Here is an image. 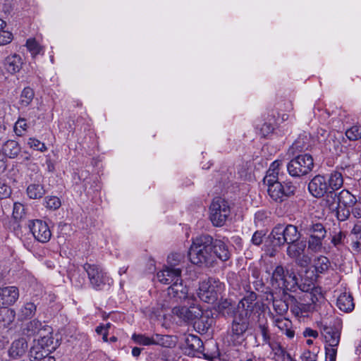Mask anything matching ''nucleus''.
Returning <instances> with one entry per match:
<instances>
[{"label": "nucleus", "instance_id": "3c124183", "mask_svg": "<svg viewBox=\"0 0 361 361\" xmlns=\"http://www.w3.org/2000/svg\"><path fill=\"white\" fill-rule=\"evenodd\" d=\"M36 311V306L32 302H27L21 309V312L25 318H29L32 317Z\"/></svg>", "mask_w": 361, "mask_h": 361}, {"label": "nucleus", "instance_id": "603ef678", "mask_svg": "<svg viewBox=\"0 0 361 361\" xmlns=\"http://www.w3.org/2000/svg\"><path fill=\"white\" fill-rule=\"evenodd\" d=\"M346 238V235L344 232L339 231L334 235L331 238V243L336 247L340 245H344V241Z\"/></svg>", "mask_w": 361, "mask_h": 361}, {"label": "nucleus", "instance_id": "4468645a", "mask_svg": "<svg viewBox=\"0 0 361 361\" xmlns=\"http://www.w3.org/2000/svg\"><path fill=\"white\" fill-rule=\"evenodd\" d=\"M308 190L315 197H324L329 191L326 178L321 175L315 176L309 183Z\"/></svg>", "mask_w": 361, "mask_h": 361}, {"label": "nucleus", "instance_id": "b1692460", "mask_svg": "<svg viewBox=\"0 0 361 361\" xmlns=\"http://www.w3.org/2000/svg\"><path fill=\"white\" fill-rule=\"evenodd\" d=\"M273 322L288 338L291 339L294 338L295 331L292 329V322L289 319L281 317H274Z\"/></svg>", "mask_w": 361, "mask_h": 361}, {"label": "nucleus", "instance_id": "680f3d73", "mask_svg": "<svg viewBox=\"0 0 361 361\" xmlns=\"http://www.w3.org/2000/svg\"><path fill=\"white\" fill-rule=\"evenodd\" d=\"M300 358L302 361H317V354L314 352H311L309 350H305L301 355Z\"/></svg>", "mask_w": 361, "mask_h": 361}, {"label": "nucleus", "instance_id": "de8ad7c7", "mask_svg": "<svg viewBox=\"0 0 361 361\" xmlns=\"http://www.w3.org/2000/svg\"><path fill=\"white\" fill-rule=\"evenodd\" d=\"M27 145L30 148H32L33 149L38 150L42 152L47 150V147H46L44 143L40 142L39 140L34 137H30L28 139Z\"/></svg>", "mask_w": 361, "mask_h": 361}, {"label": "nucleus", "instance_id": "c85d7f7f", "mask_svg": "<svg viewBox=\"0 0 361 361\" xmlns=\"http://www.w3.org/2000/svg\"><path fill=\"white\" fill-rule=\"evenodd\" d=\"M20 150L21 148L18 142L13 140H7L2 146V152L4 154L10 159L16 157Z\"/></svg>", "mask_w": 361, "mask_h": 361}, {"label": "nucleus", "instance_id": "864d4df0", "mask_svg": "<svg viewBox=\"0 0 361 361\" xmlns=\"http://www.w3.org/2000/svg\"><path fill=\"white\" fill-rule=\"evenodd\" d=\"M25 214V207L20 202L13 204V216L16 219H20Z\"/></svg>", "mask_w": 361, "mask_h": 361}, {"label": "nucleus", "instance_id": "5701e85b", "mask_svg": "<svg viewBox=\"0 0 361 361\" xmlns=\"http://www.w3.org/2000/svg\"><path fill=\"white\" fill-rule=\"evenodd\" d=\"M336 305L343 312H351L355 308L352 295L346 292L341 293L337 298Z\"/></svg>", "mask_w": 361, "mask_h": 361}, {"label": "nucleus", "instance_id": "7ed1b4c3", "mask_svg": "<svg viewBox=\"0 0 361 361\" xmlns=\"http://www.w3.org/2000/svg\"><path fill=\"white\" fill-rule=\"evenodd\" d=\"M181 268H172L166 266L157 274L158 280L164 284H171L168 289L170 297L182 300L188 298V288L182 283Z\"/></svg>", "mask_w": 361, "mask_h": 361}, {"label": "nucleus", "instance_id": "09e8293b", "mask_svg": "<svg viewBox=\"0 0 361 361\" xmlns=\"http://www.w3.org/2000/svg\"><path fill=\"white\" fill-rule=\"evenodd\" d=\"M279 173L273 171V170H270V169H268L267 172V175L265 176V177L264 178V183L267 185H270V184H273V183H278L279 182L278 180H279Z\"/></svg>", "mask_w": 361, "mask_h": 361}, {"label": "nucleus", "instance_id": "052dcab7", "mask_svg": "<svg viewBox=\"0 0 361 361\" xmlns=\"http://www.w3.org/2000/svg\"><path fill=\"white\" fill-rule=\"evenodd\" d=\"M11 192L10 187L4 181L0 180V199H5L10 196Z\"/></svg>", "mask_w": 361, "mask_h": 361}, {"label": "nucleus", "instance_id": "6ab92c4d", "mask_svg": "<svg viewBox=\"0 0 361 361\" xmlns=\"http://www.w3.org/2000/svg\"><path fill=\"white\" fill-rule=\"evenodd\" d=\"M212 249L216 263L217 262V259L222 262H225L230 258L231 253L227 245L224 241L213 239Z\"/></svg>", "mask_w": 361, "mask_h": 361}, {"label": "nucleus", "instance_id": "c756f323", "mask_svg": "<svg viewBox=\"0 0 361 361\" xmlns=\"http://www.w3.org/2000/svg\"><path fill=\"white\" fill-rule=\"evenodd\" d=\"M267 186L268 194L273 200L281 202L285 200L281 183L278 182Z\"/></svg>", "mask_w": 361, "mask_h": 361}, {"label": "nucleus", "instance_id": "79ce46f5", "mask_svg": "<svg viewBox=\"0 0 361 361\" xmlns=\"http://www.w3.org/2000/svg\"><path fill=\"white\" fill-rule=\"evenodd\" d=\"M15 318V312L7 307H0V322L10 324Z\"/></svg>", "mask_w": 361, "mask_h": 361}, {"label": "nucleus", "instance_id": "338daca9", "mask_svg": "<svg viewBox=\"0 0 361 361\" xmlns=\"http://www.w3.org/2000/svg\"><path fill=\"white\" fill-rule=\"evenodd\" d=\"M281 165H282V161L278 159L271 163L269 169L273 170L279 173L280 167Z\"/></svg>", "mask_w": 361, "mask_h": 361}, {"label": "nucleus", "instance_id": "a878e982", "mask_svg": "<svg viewBox=\"0 0 361 361\" xmlns=\"http://www.w3.org/2000/svg\"><path fill=\"white\" fill-rule=\"evenodd\" d=\"M23 65L21 57L18 54L7 56L4 61V68L10 73L13 74L18 72Z\"/></svg>", "mask_w": 361, "mask_h": 361}, {"label": "nucleus", "instance_id": "58836bf2", "mask_svg": "<svg viewBox=\"0 0 361 361\" xmlns=\"http://www.w3.org/2000/svg\"><path fill=\"white\" fill-rule=\"evenodd\" d=\"M185 256L180 253H172L168 257V266L172 268H183Z\"/></svg>", "mask_w": 361, "mask_h": 361}, {"label": "nucleus", "instance_id": "423d86ee", "mask_svg": "<svg viewBox=\"0 0 361 361\" xmlns=\"http://www.w3.org/2000/svg\"><path fill=\"white\" fill-rule=\"evenodd\" d=\"M224 288V283H221L219 279L208 278L200 283L197 295L202 301L213 304L218 300Z\"/></svg>", "mask_w": 361, "mask_h": 361}, {"label": "nucleus", "instance_id": "37998d69", "mask_svg": "<svg viewBox=\"0 0 361 361\" xmlns=\"http://www.w3.org/2000/svg\"><path fill=\"white\" fill-rule=\"evenodd\" d=\"M26 47L32 56L41 54L43 48L37 43L34 38L28 39L26 42Z\"/></svg>", "mask_w": 361, "mask_h": 361}, {"label": "nucleus", "instance_id": "c03bdc74", "mask_svg": "<svg viewBox=\"0 0 361 361\" xmlns=\"http://www.w3.org/2000/svg\"><path fill=\"white\" fill-rule=\"evenodd\" d=\"M42 327V323L37 319L30 321L26 324L24 331L28 335L31 336L38 332Z\"/></svg>", "mask_w": 361, "mask_h": 361}, {"label": "nucleus", "instance_id": "2eb2a0df", "mask_svg": "<svg viewBox=\"0 0 361 361\" xmlns=\"http://www.w3.org/2000/svg\"><path fill=\"white\" fill-rule=\"evenodd\" d=\"M30 229L35 238L40 243H47L51 238V232L47 223L42 220L34 221Z\"/></svg>", "mask_w": 361, "mask_h": 361}, {"label": "nucleus", "instance_id": "f257e3e1", "mask_svg": "<svg viewBox=\"0 0 361 361\" xmlns=\"http://www.w3.org/2000/svg\"><path fill=\"white\" fill-rule=\"evenodd\" d=\"M256 295L254 293L244 298L238 305L237 311L226 335V341L229 345H240L245 340V332L248 329V314L253 310Z\"/></svg>", "mask_w": 361, "mask_h": 361}, {"label": "nucleus", "instance_id": "5fc2aeb1", "mask_svg": "<svg viewBox=\"0 0 361 361\" xmlns=\"http://www.w3.org/2000/svg\"><path fill=\"white\" fill-rule=\"evenodd\" d=\"M13 34L8 30H0V46H4L11 42Z\"/></svg>", "mask_w": 361, "mask_h": 361}, {"label": "nucleus", "instance_id": "f3484780", "mask_svg": "<svg viewBox=\"0 0 361 361\" xmlns=\"http://www.w3.org/2000/svg\"><path fill=\"white\" fill-rule=\"evenodd\" d=\"M44 339V338L42 339L41 342L38 341L31 347L29 352L30 361H55L53 357L48 356L49 350L43 348Z\"/></svg>", "mask_w": 361, "mask_h": 361}, {"label": "nucleus", "instance_id": "cd10ccee", "mask_svg": "<svg viewBox=\"0 0 361 361\" xmlns=\"http://www.w3.org/2000/svg\"><path fill=\"white\" fill-rule=\"evenodd\" d=\"M298 223L297 226L288 224L285 226L283 224L284 230V238L285 243L288 245L291 242H295L300 238V231H298Z\"/></svg>", "mask_w": 361, "mask_h": 361}, {"label": "nucleus", "instance_id": "e433bc0d", "mask_svg": "<svg viewBox=\"0 0 361 361\" xmlns=\"http://www.w3.org/2000/svg\"><path fill=\"white\" fill-rule=\"evenodd\" d=\"M34 97V90L30 87H25L22 90L19 97L18 104L20 106V107L23 108L29 106L32 102Z\"/></svg>", "mask_w": 361, "mask_h": 361}, {"label": "nucleus", "instance_id": "0eeeda50", "mask_svg": "<svg viewBox=\"0 0 361 361\" xmlns=\"http://www.w3.org/2000/svg\"><path fill=\"white\" fill-rule=\"evenodd\" d=\"M286 167L290 176L301 177L312 171L314 159L310 154H298L287 164Z\"/></svg>", "mask_w": 361, "mask_h": 361}, {"label": "nucleus", "instance_id": "39448f33", "mask_svg": "<svg viewBox=\"0 0 361 361\" xmlns=\"http://www.w3.org/2000/svg\"><path fill=\"white\" fill-rule=\"evenodd\" d=\"M83 269L87 274L91 287L96 290H102L110 287L113 280L104 269L98 264L85 263Z\"/></svg>", "mask_w": 361, "mask_h": 361}, {"label": "nucleus", "instance_id": "aec40b11", "mask_svg": "<svg viewBox=\"0 0 361 361\" xmlns=\"http://www.w3.org/2000/svg\"><path fill=\"white\" fill-rule=\"evenodd\" d=\"M322 334L326 345L338 347L341 338V332L338 329L332 326H324L322 329Z\"/></svg>", "mask_w": 361, "mask_h": 361}, {"label": "nucleus", "instance_id": "9d476101", "mask_svg": "<svg viewBox=\"0 0 361 361\" xmlns=\"http://www.w3.org/2000/svg\"><path fill=\"white\" fill-rule=\"evenodd\" d=\"M307 242L304 240H297L295 242H291L287 246L286 254L287 255L295 260V263L300 267H308L311 262L312 257L310 253H306Z\"/></svg>", "mask_w": 361, "mask_h": 361}, {"label": "nucleus", "instance_id": "774afa93", "mask_svg": "<svg viewBox=\"0 0 361 361\" xmlns=\"http://www.w3.org/2000/svg\"><path fill=\"white\" fill-rule=\"evenodd\" d=\"M351 233L354 235L361 234V220H357L351 231Z\"/></svg>", "mask_w": 361, "mask_h": 361}, {"label": "nucleus", "instance_id": "c9c22d12", "mask_svg": "<svg viewBox=\"0 0 361 361\" xmlns=\"http://www.w3.org/2000/svg\"><path fill=\"white\" fill-rule=\"evenodd\" d=\"M27 195L32 200L42 198L46 193L44 186L39 183L30 184L27 188Z\"/></svg>", "mask_w": 361, "mask_h": 361}, {"label": "nucleus", "instance_id": "f704fd0d", "mask_svg": "<svg viewBox=\"0 0 361 361\" xmlns=\"http://www.w3.org/2000/svg\"><path fill=\"white\" fill-rule=\"evenodd\" d=\"M337 200L339 205L342 204L345 207H353L357 202L355 196L348 190H341L338 195Z\"/></svg>", "mask_w": 361, "mask_h": 361}, {"label": "nucleus", "instance_id": "f8f14e48", "mask_svg": "<svg viewBox=\"0 0 361 361\" xmlns=\"http://www.w3.org/2000/svg\"><path fill=\"white\" fill-rule=\"evenodd\" d=\"M132 339L139 345H159L163 347L170 348L173 345L171 338L166 335L154 334L151 337L145 334H135L132 336Z\"/></svg>", "mask_w": 361, "mask_h": 361}, {"label": "nucleus", "instance_id": "bf43d9fd", "mask_svg": "<svg viewBox=\"0 0 361 361\" xmlns=\"http://www.w3.org/2000/svg\"><path fill=\"white\" fill-rule=\"evenodd\" d=\"M266 235V232L264 231H257L252 235L251 241L252 244L255 245H260L264 240V236Z\"/></svg>", "mask_w": 361, "mask_h": 361}, {"label": "nucleus", "instance_id": "473e14b6", "mask_svg": "<svg viewBox=\"0 0 361 361\" xmlns=\"http://www.w3.org/2000/svg\"><path fill=\"white\" fill-rule=\"evenodd\" d=\"M258 329L262 336L263 345L267 344L269 347L276 341L271 339L269 330L268 323L266 319H259Z\"/></svg>", "mask_w": 361, "mask_h": 361}, {"label": "nucleus", "instance_id": "f03ea898", "mask_svg": "<svg viewBox=\"0 0 361 361\" xmlns=\"http://www.w3.org/2000/svg\"><path fill=\"white\" fill-rule=\"evenodd\" d=\"M212 243L213 238L209 235H202L195 238L189 251L191 262L199 266H214L216 259L213 252Z\"/></svg>", "mask_w": 361, "mask_h": 361}, {"label": "nucleus", "instance_id": "13d9d810", "mask_svg": "<svg viewBox=\"0 0 361 361\" xmlns=\"http://www.w3.org/2000/svg\"><path fill=\"white\" fill-rule=\"evenodd\" d=\"M326 361H336L337 347L325 345Z\"/></svg>", "mask_w": 361, "mask_h": 361}, {"label": "nucleus", "instance_id": "a18cd8bd", "mask_svg": "<svg viewBox=\"0 0 361 361\" xmlns=\"http://www.w3.org/2000/svg\"><path fill=\"white\" fill-rule=\"evenodd\" d=\"M345 135L350 140H358L361 138V128L357 126H353L346 130Z\"/></svg>", "mask_w": 361, "mask_h": 361}, {"label": "nucleus", "instance_id": "69168bd1", "mask_svg": "<svg viewBox=\"0 0 361 361\" xmlns=\"http://www.w3.org/2000/svg\"><path fill=\"white\" fill-rule=\"evenodd\" d=\"M355 207L352 209V214L354 217L360 219L361 218V203L359 202L357 204H355Z\"/></svg>", "mask_w": 361, "mask_h": 361}, {"label": "nucleus", "instance_id": "20e7f679", "mask_svg": "<svg viewBox=\"0 0 361 361\" xmlns=\"http://www.w3.org/2000/svg\"><path fill=\"white\" fill-rule=\"evenodd\" d=\"M269 283L272 289L283 291H295L300 286L295 272L285 269L281 265L276 266L273 270Z\"/></svg>", "mask_w": 361, "mask_h": 361}, {"label": "nucleus", "instance_id": "49530a36", "mask_svg": "<svg viewBox=\"0 0 361 361\" xmlns=\"http://www.w3.org/2000/svg\"><path fill=\"white\" fill-rule=\"evenodd\" d=\"M61 200L56 196L47 197L44 200V205L49 209H57L61 207Z\"/></svg>", "mask_w": 361, "mask_h": 361}, {"label": "nucleus", "instance_id": "a211bd4d", "mask_svg": "<svg viewBox=\"0 0 361 361\" xmlns=\"http://www.w3.org/2000/svg\"><path fill=\"white\" fill-rule=\"evenodd\" d=\"M185 348L189 355L195 356L196 353L203 352V343L201 339L195 335L189 334L185 337Z\"/></svg>", "mask_w": 361, "mask_h": 361}, {"label": "nucleus", "instance_id": "4be33fe9", "mask_svg": "<svg viewBox=\"0 0 361 361\" xmlns=\"http://www.w3.org/2000/svg\"><path fill=\"white\" fill-rule=\"evenodd\" d=\"M311 147L310 136L305 133L300 135L290 147L288 152L295 154L297 152H301L307 150Z\"/></svg>", "mask_w": 361, "mask_h": 361}, {"label": "nucleus", "instance_id": "6e6552de", "mask_svg": "<svg viewBox=\"0 0 361 361\" xmlns=\"http://www.w3.org/2000/svg\"><path fill=\"white\" fill-rule=\"evenodd\" d=\"M230 214V205L226 200L216 197L212 200L209 207V219L214 226H224Z\"/></svg>", "mask_w": 361, "mask_h": 361}, {"label": "nucleus", "instance_id": "a19ab883", "mask_svg": "<svg viewBox=\"0 0 361 361\" xmlns=\"http://www.w3.org/2000/svg\"><path fill=\"white\" fill-rule=\"evenodd\" d=\"M271 298L273 307L275 312L281 316L285 314L288 310V305L286 301L283 300H276L274 298L273 295H271Z\"/></svg>", "mask_w": 361, "mask_h": 361}, {"label": "nucleus", "instance_id": "ddd939ff", "mask_svg": "<svg viewBox=\"0 0 361 361\" xmlns=\"http://www.w3.org/2000/svg\"><path fill=\"white\" fill-rule=\"evenodd\" d=\"M172 312L184 322L194 324L195 319L202 314V309L197 305L190 304L189 307H175L173 308Z\"/></svg>", "mask_w": 361, "mask_h": 361}, {"label": "nucleus", "instance_id": "4d7b16f0", "mask_svg": "<svg viewBox=\"0 0 361 361\" xmlns=\"http://www.w3.org/2000/svg\"><path fill=\"white\" fill-rule=\"evenodd\" d=\"M336 214L337 218L339 221H345L350 215V212L348 209V207H342L341 206H338L337 209Z\"/></svg>", "mask_w": 361, "mask_h": 361}, {"label": "nucleus", "instance_id": "dca6fc26", "mask_svg": "<svg viewBox=\"0 0 361 361\" xmlns=\"http://www.w3.org/2000/svg\"><path fill=\"white\" fill-rule=\"evenodd\" d=\"M19 297V290L16 286L0 288V307H7L13 305Z\"/></svg>", "mask_w": 361, "mask_h": 361}, {"label": "nucleus", "instance_id": "72a5a7b5", "mask_svg": "<svg viewBox=\"0 0 361 361\" xmlns=\"http://www.w3.org/2000/svg\"><path fill=\"white\" fill-rule=\"evenodd\" d=\"M326 179L329 191L334 192L341 188L343 184V176L338 171H333Z\"/></svg>", "mask_w": 361, "mask_h": 361}, {"label": "nucleus", "instance_id": "9b49d317", "mask_svg": "<svg viewBox=\"0 0 361 361\" xmlns=\"http://www.w3.org/2000/svg\"><path fill=\"white\" fill-rule=\"evenodd\" d=\"M300 231L307 237L317 236L325 238L327 231L324 226L319 222L312 220L307 217H302L298 220Z\"/></svg>", "mask_w": 361, "mask_h": 361}, {"label": "nucleus", "instance_id": "8fccbe9b", "mask_svg": "<svg viewBox=\"0 0 361 361\" xmlns=\"http://www.w3.org/2000/svg\"><path fill=\"white\" fill-rule=\"evenodd\" d=\"M27 123L24 118H19L14 126V131L18 136H22L27 130Z\"/></svg>", "mask_w": 361, "mask_h": 361}, {"label": "nucleus", "instance_id": "2f4dec72", "mask_svg": "<svg viewBox=\"0 0 361 361\" xmlns=\"http://www.w3.org/2000/svg\"><path fill=\"white\" fill-rule=\"evenodd\" d=\"M270 238L274 245L281 246L285 245L283 224H279L276 225L271 232Z\"/></svg>", "mask_w": 361, "mask_h": 361}, {"label": "nucleus", "instance_id": "412c9836", "mask_svg": "<svg viewBox=\"0 0 361 361\" xmlns=\"http://www.w3.org/2000/svg\"><path fill=\"white\" fill-rule=\"evenodd\" d=\"M27 347V341L25 338H20L15 340L8 350V355L13 359L20 358L25 354Z\"/></svg>", "mask_w": 361, "mask_h": 361}, {"label": "nucleus", "instance_id": "1a4fd4ad", "mask_svg": "<svg viewBox=\"0 0 361 361\" xmlns=\"http://www.w3.org/2000/svg\"><path fill=\"white\" fill-rule=\"evenodd\" d=\"M298 288L305 292L302 296L304 302L293 298L290 310L297 317H304L305 314L313 311L314 305L318 301V298L312 292H309L310 289V285L307 288H305V286L303 287L300 286Z\"/></svg>", "mask_w": 361, "mask_h": 361}, {"label": "nucleus", "instance_id": "4c0bfd02", "mask_svg": "<svg viewBox=\"0 0 361 361\" xmlns=\"http://www.w3.org/2000/svg\"><path fill=\"white\" fill-rule=\"evenodd\" d=\"M314 267L317 273L323 274L326 272L329 267V259L324 256H319L314 261Z\"/></svg>", "mask_w": 361, "mask_h": 361}, {"label": "nucleus", "instance_id": "e2e57ef3", "mask_svg": "<svg viewBox=\"0 0 361 361\" xmlns=\"http://www.w3.org/2000/svg\"><path fill=\"white\" fill-rule=\"evenodd\" d=\"M274 130V127L271 123H264L259 129V134L262 137H267Z\"/></svg>", "mask_w": 361, "mask_h": 361}, {"label": "nucleus", "instance_id": "ea45409f", "mask_svg": "<svg viewBox=\"0 0 361 361\" xmlns=\"http://www.w3.org/2000/svg\"><path fill=\"white\" fill-rule=\"evenodd\" d=\"M324 198L325 205L328 207L330 210H335L339 206L338 201L337 200L338 195L333 191H329L325 194Z\"/></svg>", "mask_w": 361, "mask_h": 361}, {"label": "nucleus", "instance_id": "6e6d98bb", "mask_svg": "<svg viewBox=\"0 0 361 361\" xmlns=\"http://www.w3.org/2000/svg\"><path fill=\"white\" fill-rule=\"evenodd\" d=\"M283 193H284V198L292 196L296 191V186L291 182H286L283 185Z\"/></svg>", "mask_w": 361, "mask_h": 361}, {"label": "nucleus", "instance_id": "7c9ffc66", "mask_svg": "<svg viewBox=\"0 0 361 361\" xmlns=\"http://www.w3.org/2000/svg\"><path fill=\"white\" fill-rule=\"evenodd\" d=\"M212 322L213 319L209 318L208 315L204 314L202 310V314L198 317V319H195L193 326L198 332L204 333L207 331L212 326Z\"/></svg>", "mask_w": 361, "mask_h": 361}, {"label": "nucleus", "instance_id": "0e129e2a", "mask_svg": "<svg viewBox=\"0 0 361 361\" xmlns=\"http://www.w3.org/2000/svg\"><path fill=\"white\" fill-rule=\"evenodd\" d=\"M303 335L305 337H312L315 338L318 336V332L316 330L307 328L304 330Z\"/></svg>", "mask_w": 361, "mask_h": 361}, {"label": "nucleus", "instance_id": "bb28decb", "mask_svg": "<svg viewBox=\"0 0 361 361\" xmlns=\"http://www.w3.org/2000/svg\"><path fill=\"white\" fill-rule=\"evenodd\" d=\"M325 238H321L320 237L311 236L307 237V252L310 254H316L322 252L325 249L324 246V240Z\"/></svg>", "mask_w": 361, "mask_h": 361}, {"label": "nucleus", "instance_id": "393cba45", "mask_svg": "<svg viewBox=\"0 0 361 361\" xmlns=\"http://www.w3.org/2000/svg\"><path fill=\"white\" fill-rule=\"evenodd\" d=\"M274 361H291L293 358L277 341L269 346Z\"/></svg>", "mask_w": 361, "mask_h": 361}]
</instances>
